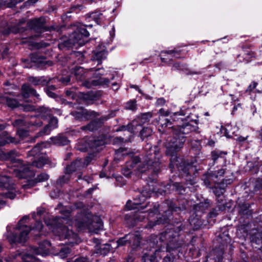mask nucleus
I'll return each mask as SVG.
<instances>
[{"instance_id": "nucleus-1", "label": "nucleus", "mask_w": 262, "mask_h": 262, "mask_svg": "<svg viewBox=\"0 0 262 262\" xmlns=\"http://www.w3.org/2000/svg\"><path fill=\"white\" fill-rule=\"evenodd\" d=\"M83 207L81 202H78L75 204L74 208L70 206H63L59 204L56 208V210L60 212L63 216L56 217L54 219H45V222L49 229L53 233L58 237L60 241L68 239L65 243L67 245L77 244L80 243V240L78 237L77 233L74 232L69 227L63 225V224H67L71 226L74 224L79 230L85 227L92 230L94 229L96 232L103 227V223L100 218L97 216H93L92 214L85 213L81 211L77 213L78 214L76 219L72 221L69 218L74 211V209H80Z\"/></svg>"}, {"instance_id": "nucleus-2", "label": "nucleus", "mask_w": 262, "mask_h": 262, "mask_svg": "<svg viewBox=\"0 0 262 262\" xmlns=\"http://www.w3.org/2000/svg\"><path fill=\"white\" fill-rule=\"evenodd\" d=\"M189 112V109L183 107L180 112L173 113L170 116L175 122V125L171 127L173 138L168 140L165 143L166 154L171 157L169 167L171 170L176 166L186 175L189 174L188 171L192 166L190 165L184 166V163H180L179 160H181L177 156L176 153L182 148L185 141L184 135L198 129V117L191 114Z\"/></svg>"}, {"instance_id": "nucleus-3", "label": "nucleus", "mask_w": 262, "mask_h": 262, "mask_svg": "<svg viewBox=\"0 0 262 262\" xmlns=\"http://www.w3.org/2000/svg\"><path fill=\"white\" fill-rule=\"evenodd\" d=\"M45 213V209L38 208L37 212H33L31 215L33 219L36 221L35 226L31 229L26 224L28 223L29 217L28 215L24 216L17 223L16 226L12 225L7 227V233L6 236L10 244L24 243L28 238V234L30 232L35 237L40 235L42 228V224L41 222L38 221L40 219Z\"/></svg>"}, {"instance_id": "nucleus-4", "label": "nucleus", "mask_w": 262, "mask_h": 262, "mask_svg": "<svg viewBox=\"0 0 262 262\" xmlns=\"http://www.w3.org/2000/svg\"><path fill=\"white\" fill-rule=\"evenodd\" d=\"M144 191H143L142 193L139 195V199H134L133 202L129 200L127 202L125 205V209L128 210L137 209V211L135 212V214L131 216L130 214H126L125 216V220L129 226H133L137 221H141L145 217L147 216L149 220L147 225L146 226L147 228H152L154 226L157 224H164L167 222V221L169 220V217L167 218L164 217V219L159 218L156 221L152 222L151 220V218L155 215L157 214L158 212V209L159 205L158 204H154L153 205V208L149 209V212L147 213L143 211V210L147 207V204L145 206L142 205V204L145 201V198L144 196Z\"/></svg>"}, {"instance_id": "nucleus-5", "label": "nucleus", "mask_w": 262, "mask_h": 262, "mask_svg": "<svg viewBox=\"0 0 262 262\" xmlns=\"http://www.w3.org/2000/svg\"><path fill=\"white\" fill-rule=\"evenodd\" d=\"M72 73L76 80L79 81H83L86 78H89V76L93 74L91 79L85 80L82 83V85L87 88L96 86H107L110 82V79L113 80L114 78L113 75L110 78L108 77H102L107 75L103 69H97L94 70L93 69H85L82 67H77L74 68Z\"/></svg>"}, {"instance_id": "nucleus-6", "label": "nucleus", "mask_w": 262, "mask_h": 262, "mask_svg": "<svg viewBox=\"0 0 262 262\" xmlns=\"http://www.w3.org/2000/svg\"><path fill=\"white\" fill-rule=\"evenodd\" d=\"M19 155L15 150L8 152L6 155V158L9 160L12 164V170L10 172L13 173L19 179H27L34 176V171L31 169L30 165L23 163V161L18 159Z\"/></svg>"}, {"instance_id": "nucleus-7", "label": "nucleus", "mask_w": 262, "mask_h": 262, "mask_svg": "<svg viewBox=\"0 0 262 262\" xmlns=\"http://www.w3.org/2000/svg\"><path fill=\"white\" fill-rule=\"evenodd\" d=\"M146 151L145 156L143 158V165L139 166V171L144 172L147 170L152 169V171L157 173L159 170V148L158 146H151L147 144L145 146Z\"/></svg>"}, {"instance_id": "nucleus-8", "label": "nucleus", "mask_w": 262, "mask_h": 262, "mask_svg": "<svg viewBox=\"0 0 262 262\" xmlns=\"http://www.w3.org/2000/svg\"><path fill=\"white\" fill-rule=\"evenodd\" d=\"M13 125L14 126L18 127L17 134L20 139H23L29 135V130L25 128H38L42 125V122L40 120L39 118L31 116L15 120Z\"/></svg>"}, {"instance_id": "nucleus-9", "label": "nucleus", "mask_w": 262, "mask_h": 262, "mask_svg": "<svg viewBox=\"0 0 262 262\" xmlns=\"http://www.w3.org/2000/svg\"><path fill=\"white\" fill-rule=\"evenodd\" d=\"M39 114L35 116L36 118H39L42 122V119L49 118L50 121L49 124L46 125L44 128L40 130L37 134V137L49 135L52 130L56 128L58 125V120L55 117H52V114L57 112L59 115L60 114V110L53 108L52 110L47 107H41L39 109Z\"/></svg>"}, {"instance_id": "nucleus-10", "label": "nucleus", "mask_w": 262, "mask_h": 262, "mask_svg": "<svg viewBox=\"0 0 262 262\" xmlns=\"http://www.w3.org/2000/svg\"><path fill=\"white\" fill-rule=\"evenodd\" d=\"M0 190L3 191L0 195V204L2 205L5 203L4 199L13 200L18 193L15 185L11 182L9 177L6 176H0Z\"/></svg>"}, {"instance_id": "nucleus-11", "label": "nucleus", "mask_w": 262, "mask_h": 262, "mask_svg": "<svg viewBox=\"0 0 262 262\" xmlns=\"http://www.w3.org/2000/svg\"><path fill=\"white\" fill-rule=\"evenodd\" d=\"M93 159L94 155L90 154L85 158L84 161L81 159H78L71 165H68L66 169V174L59 178L57 182V184L61 185L68 182L70 179V173L80 170L81 168L87 166Z\"/></svg>"}, {"instance_id": "nucleus-12", "label": "nucleus", "mask_w": 262, "mask_h": 262, "mask_svg": "<svg viewBox=\"0 0 262 262\" xmlns=\"http://www.w3.org/2000/svg\"><path fill=\"white\" fill-rule=\"evenodd\" d=\"M48 144V143L46 142L37 144L29 152L28 157H32L30 159L32 161V166L41 168L47 163V159L41 150L43 148L46 147Z\"/></svg>"}, {"instance_id": "nucleus-13", "label": "nucleus", "mask_w": 262, "mask_h": 262, "mask_svg": "<svg viewBox=\"0 0 262 262\" xmlns=\"http://www.w3.org/2000/svg\"><path fill=\"white\" fill-rule=\"evenodd\" d=\"M51 244L48 241L40 243L38 247H33L30 249V253H27L23 257V262H41L32 254L46 256L50 254Z\"/></svg>"}, {"instance_id": "nucleus-14", "label": "nucleus", "mask_w": 262, "mask_h": 262, "mask_svg": "<svg viewBox=\"0 0 262 262\" xmlns=\"http://www.w3.org/2000/svg\"><path fill=\"white\" fill-rule=\"evenodd\" d=\"M152 117V114L150 112L146 113L141 114L137 119L133 120L130 124H128L127 126H122L120 128L117 129L116 131L126 130L132 134L135 132L138 126H140L148 122Z\"/></svg>"}, {"instance_id": "nucleus-15", "label": "nucleus", "mask_w": 262, "mask_h": 262, "mask_svg": "<svg viewBox=\"0 0 262 262\" xmlns=\"http://www.w3.org/2000/svg\"><path fill=\"white\" fill-rule=\"evenodd\" d=\"M106 143L105 141L102 139L89 140L88 142L85 139L80 140L77 142L76 148L77 150L81 151H85L89 148L95 149L98 151L101 149L100 147L103 146Z\"/></svg>"}, {"instance_id": "nucleus-16", "label": "nucleus", "mask_w": 262, "mask_h": 262, "mask_svg": "<svg viewBox=\"0 0 262 262\" xmlns=\"http://www.w3.org/2000/svg\"><path fill=\"white\" fill-rule=\"evenodd\" d=\"M140 235L138 232L130 233L123 237L119 238L117 241V247L125 245L127 244H132L133 248L137 247L140 242Z\"/></svg>"}, {"instance_id": "nucleus-17", "label": "nucleus", "mask_w": 262, "mask_h": 262, "mask_svg": "<svg viewBox=\"0 0 262 262\" xmlns=\"http://www.w3.org/2000/svg\"><path fill=\"white\" fill-rule=\"evenodd\" d=\"M71 114L75 119L79 121H86L92 119L97 116V114L92 111H89L82 107L77 108L75 111H72Z\"/></svg>"}, {"instance_id": "nucleus-18", "label": "nucleus", "mask_w": 262, "mask_h": 262, "mask_svg": "<svg viewBox=\"0 0 262 262\" xmlns=\"http://www.w3.org/2000/svg\"><path fill=\"white\" fill-rule=\"evenodd\" d=\"M89 32L84 27H80L74 32L72 35L73 43L74 44L77 43L82 46L85 44V39L89 37Z\"/></svg>"}, {"instance_id": "nucleus-19", "label": "nucleus", "mask_w": 262, "mask_h": 262, "mask_svg": "<svg viewBox=\"0 0 262 262\" xmlns=\"http://www.w3.org/2000/svg\"><path fill=\"white\" fill-rule=\"evenodd\" d=\"M238 130V128L234 126L232 127L230 125H228L227 127H221V132L227 138H233L234 140L239 142V143H243L247 139L248 136L243 137L242 136H237L235 134V132Z\"/></svg>"}, {"instance_id": "nucleus-20", "label": "nucleus", "mask_w": 262, "mask_h": 262, "mask_svg": "<svg viewBox=\"0 0 262 262\" xmlns=\"http://www.w3.org/2000/svg\"><path fill=\"white\" fill-rule=\"evenodd\" d=\"M181 229L180 226L177 227L176 228H170L169 231H166L164 233H162L160 237H158L157 235H154L152 236L151 238H154L153 241H150L149 242V245L152 244L153 246H154L156 244L158 243V239L160 240V242H163L164 239H170V237L174 238L176 236L179 235L178 232L180 231Z\"/></svg>"}, {"instance_id": "nucleus-21", "label": "nucleus", "mask_w": 262, "mask_h": 262, "mask_svg": "<svg viewBox=\"0 0 262 262\" xmlns=\"http://www.w3.org/2000/svg\"><path fill=\"white\" fill-rule=\"evenodd\" d=\"M6 104L11 108H15L22 105L23 110L26 112L33 111L35 110V106L30 104H24L21 103L20 101H18L14 98L11 97H5ZM21 101L20 100H19Z\"/></svg>"}, {"instance_id": "nucleus-22", "label": "nucleus", "mask_w": 262, "mask_h": 262, "mask_svg": "<svg viewBox=\"0 0 262 262\" xmlns=\"http://www.w3.org/2000/svg\"><path fill=\"white\" fill-rule=\"evenodd\" d=\"M93 242L95 244L94 253L97 255L105 256L111 249V246L108 244H100L99 239L94 238Z\"/></svg>"}, {"instance_id": "nucleus-23", "label": "nucleus", "mask_w": 262, "mask_h": 262, "mask_svg": "<svg viewBox=\"0 0 262 262\" xmlns=\"http://www.w3.org/2000/svg\"><path fill=\"white\" fill-rule=\"evenodd\" d=\"M178 52L179 51L176 50L162 51L160 54L161 61L167 64H170V57H180Z\"/></svg>"}, {"instance_id": "nucleus-24", "label": "nucleus", "mask_w": 262, "mask_h": 262, "mask_svg": "<svg viewBox=\"0 0 262 262\" xmlns=\"http://www.w3.org/2000/svg\"><path fill=\"white\" fill-rule=\"evenodd\" d=\"M106 11L96 10L90 14V17L93 19L97 24L100 25L107 19Z\"/></svg>"}, {"instance_id": "nucleus-25", "label": "nucleus", "mask_w": 262, "mask_h": 262, "mask_svg": "<svg viewBox=\"0 0 262 262\" xmlns=\"http://www.w3.org/2000/svg\"><path fill=\"white\" fill-rule=\"evenodd\" d=\"M21 91L22 94L20 97H22L24 100L31 96H33L36 98L39 99V94L36 93L34 89L27 84L23 85Z\"/></svg>"}, {"instance_id": "nucleus-26", "label": "nucleus", "mask_w": 262, "mask_h": 262, "mask_svg": "<svg viewBox=\"0 0 262 262\" xmlns=\"http://www.w3.org/2000/svg\"><path fill=\"white\" fill-rule=\"evenodd\" d=\"M232 182V179L223 180L221 183L217 182L214 183L217 185L213 187V191L217 196H220L224 192V188Z\"/></svg>"}, {"instance_id": "nucleus-27", "label": "nucleus", "mask_w": 262, "mask_h": 262, "mask_svg": "<svg viewBox=\"0 0 262 262\" xmlns=\"http://www.w3.org/2000/svg\"><path fill=\"white\" fill-rule=\"evenodd\" d=\"M28 25L30 29L36 31L42 32L45 30L43 20L42 18L31 20L28 22Z\"/></svg>"}, {"instance_id": "nucleus-28", "label": "nucleus", "mask_w": 262, "mask_h": 262, "mask_svg": "<svg viewBox=\"0 0 262 262\" xmlns=\"http://www.w3.org/2000/svg\"><path fill=\"white\" fill-rule=\"evenodd\" d=\"M100 50L98 49L94 52L93 56V60L97 61V64L101 63L102 60L106 57L107 52L106 51V48L103 46H99Z\"/></svg>"}, {"instance_id": "nucleus-29", "label": "nucleus", "mask_w": 262, "mask_h": 262, "mask_svg": "<svg viewBox=\"0 0 262 262\" xmlns=\"http://www.w3.org/2000/svg\"><path fill=\"white\" fill-rule=\"evenodd\" d=\"M225 172V171L223 169H220L216 173V172H215L213 173H209L207 178L204 180V183L205 185L207 187H210L211 185V182L213 183H217V180H216L219 176H222Z\"/></svg>"}, {"instance_id": "nucleus-30", "label": "nucleus", "mask_w": 262, "mask_h": 262, "mask_svg": "<svg viewBox=\"0 0 262 262\" xmlns=\"http://www.w3.org/2000/svg\"><path fill=\"white\" fill-rule=\"evenodd\" d=\"M50 140L53 144L56 145H66L70 142L67 137L62 134H59L56 137H51Z\"/></svg>"}, {"instance_id": "nucleus-31", "label": "nucleus", "mask_w": 262, "mask_h": 262, "mask_svg": "<svg viewBox=\"0 0 262 262\" xmlns=\"http://www.w3.org/2000/svg\"><path fill=\"white\" fill-rule=\"evenodd\" d=\"M172 70H182L184 71L186 75H194V74H200L201 73L200 71H194L187 69L185 66L181 64L179 62L174 63L172 67Z\"/></svg>"}, {"instance_id": "nucleus-32", "label": "nucleus", "mask_w": 262, "mask_h": 262, "mask_svg": "<svg viewBox=\"0 0 262 262\" xmlns=\"http://www.w3.org/2000/svg\"><path fill=\"white\" fill-rule=\"evenodd\" d=\"M28 80L34 85H43L46 84L49 82V80L44 77H30L28 78Z\"/></svg>"}, {"instance_id": "nucleus-33", "label": "nucleus", "mask_w": 262, "mask_h": 262, "mask_svg": "<svg viewBox=\"0 0 262 262\" xmlns=\"http://www.w3.org/2000/svg\"><path fill=\"white\" fill-rule=\"evenodd\" d=\"M100 122L96 120L92 121L87 125L81 127V129L84 130L93 131L100 126Z\"/></svg>"}, {"instance_id": "nucleus-34", "label": "nucleus", "mask_w": 262, "mask_h": 262, "mask_svg": "<svg viewBox=\"0 0 262 262\" xmlns=\"http://www.w3.org/2000/svg\"><path fill=\"white\" fill-rule=\"evenodd\" d=\"M13 32L6 21H2L0 23V32L4 35H8L10 32Z\"/></svg>"}, {"instance_id": "nucleus-35", "label": "nucleus", "mask_w": 262, "mask_h": 262, "mask_svg": "<svg viewBox=\"0 0 262 262\" xmlns=\"http://www.w3.org/2000/svg\"><path fill=\"white\" fill-rule=\"evenodd\" d=\"M226 155V152L220 151H213L211 152L212 160L215 162L219 158H222Z\"/></svg>"}, {"instance_id": "nucleus-36", "label": "nucleus", "mask_w": 262, "mask_h": 262, "mask_svg": "<svg viewBox=\"0 0 262 262\" xmlns=\"http://www.w3.org/2000/svg\"><path fill=\"white\" fill-rule=\"evenodd\" d=\"M152 133V130L149 127H144L140 132V136L142 140L144 138L150 136Z\"/></svg>"}, {"instance_id": "nucleus-37", "label": "nucleus", "mask_w": 262, "mask_h": 262, "mask_svg": "<svg viewBox=\"0 0 262 262\" xmlns=\"http://www.w3.org/2000/svg\"><path fill=\"white\" fill-rule=\"evenodd\" d=\"M56 87L54 85H49L45 89V92L48 96L51 98H55L56 94L52 92L56 89Z\"/></svg>"}, {"instance_id": "nucleus-38", "label": "nucleus", "mask_w": 262, "mask_h": 262, "mask_svg": "<svg viewBox=\"0 0 262 262\" xmlns=\"http://www.w3.org/2000/svg\"><path fill=\"white\" fill-rule=\"evenodd\" d=\"M71 250L68 247H63L60 250L59 252V255L61 258H64L68 256L69 253H70Z\"/></svg>"}, {"instance_id": "nucleus-39", "label": "nucleus", "mask_w": 262, "mask_h": 262, "mask_svg": "<svg viewBox=\"0 0 262 262\" xmlns=\"http://www.w3.org/2000/svg\"><path fill=\"white\" fill-rule=\"evenodd\" d=\"M49 176L48 174L45 173H42L39 174L37 177L35 179V182H41L47 181L49 179Z\"/></svg>"}, {"instance_id": "nucleus-40", "label": "nucleus", "mask_w": 262, "mask_h": 262, "mask_svg": "<svg viewBox=\"0 0 262 262\" xmlns=\"http://www.w3.org/2000/svg\"><path fill=\"white\" fill-rule=\"evenodd\" d=\"M173 187L180 193H183L185 191V188L179 183H176L173 184Z\"/></svg>"}, {"instance_id": "nucleus-41", "label": "nucleus", "mask_w": 262, "mask_h": 262, "mask_svg": "<svg viewBox=\"0 0 262 262\" xmlns=\"http://www.w3.org/2000/svg\"><path fill=\"white\" fill-rule=\"evenodd\" d=\"M125 108L127 110H135L136 108V104L135 101H130L128 102L125 106Z\"/></svg>"}, {"instance_id": "nucleus-42", "label": "nucleus", "mask_w": 262, "mask_h": 262, "mask_svg": "<svg viewBox=\"0 0 262 262\" xmlns=\"http://www.w3.org/2000/svg\"><path fill=\"white\" fill-rule=\"evenodd\" d=\"M251 241L252 242H255L257 244H260L262 243V236L258 234L257 235L252 236L251 237Z\"/></svg>"}, {"instance_id": "nucleus-43", "label": "nucleus", "mask_w": 262, "mask_h": 262, "mask_svg": "<svg viewBox=\"0 0 262 262\" xmlns=\"http://www.w3.org/2000/svg\"><path fill=\"white\" fill-rule=\"evenodd\" d=\"M239 212L243 214H247L249 212V206L246 204L242 205L240 207Z\"/></svg>"}, {"instance_id": "nucleus-44", "label": "nucleus", "mask_w": 262, "mask_h": 262, "mask_svg": "<svg viewBox=\"0 0 262 262\" xmlns=\"http://www.w3.org/2000/svg\"><path fill=\"white\" fill-rule=\"evenodd\" d=\"M60 81L64 84L67 85L68 84L70 81L71 78L69 76H67L66 77H61L60 78Z\"/></svg>"}, {"instance_id": "nucleus-45", "label": "nucleus", "mask_w": 262, "mask_h": 262, "mask_svg": "<svg viewBox=\"0 0 262 262\" xmlns=\"http://www.w3.org/2000/svg\"><path fill=\"white\" fill-rule=\"evenodd\" d=\"M161 252V249H157L155 251V252L154 253V255H151L152 257L154 258H156L158 257L161 258L162 255L160 254V252Z\"/></svg>"}, {"instance_id": "nucleus-46", "label": "nucleus", "mask_w": 262, "mask_h": 262, "mask_svg": "<svg viewBox=\"0 0 262 262\" xmlns=\"http://www.w3.org/2000/svg\"><path fill=\"white\" fill-rule=\"evenodd\" d=\"M66 95L68 97H71L73 99H75V93L72 90H67L66 92Z\"/></svg>"}, {"instance_id": "nucleus-47", "label": "nucleus", "mask_w": 262, "mask_h": 262, "mask_svg": "<svg viewBox=\"0 0 262 262\" xmlns=\"http://www.w3.org/2000/svg\"><path fill=\"white\" fill-rule=\"evenodd\" d=\"M255 187L259 189H262V179L258 178L255 183Z\"/></svg>"}, {"instance_id": "nucleus-48", "label": "nucleus", "mask_w": 262, "mask_h": 262, "mask_svg": "<svg viewBox=\"0 0 262 262\" xmlns=\"http://www.w3.org/2000/svg\"><path fill=\"white\" fill-rule=\"evenodd\" d=\"M78 180L82 179L83 180H84L87 183H89L91 182V178L90 177H86L85 176L84 178H81V174H79L78 176Z\"/></svg>"}, {"instance_id": "nucleus-49", "label": "nucleus", "mask_w": 262, "mask_h": 262, "mask_svg": "<svg viewBox=\"0 0 262 262\" xmlns=\"http://www.w3.org/2000/svg\"><path fill=\"white\" fill-rule=\"evenodd\" d=\"M110 38L111 40H112L115 35V29L114 26H113L111 30L110 31Z\"/></svg>"}, {"instance_id": "nucleus-50", "label": "nucleus", "mask_w": 262, "mask_h": 262, "mask_svg": "<svg viewBox=\"0 0 262 262\" xmlns=\"http://www.w3.org/2000/svg\"><path fill=\"white\" fill-rule=\"evenodd\" d=\"M165 100L162 98H160L157 99L156 102V105H163L165 104Z\"/></svg>"}, {"instance_id": "nucleus-51", "label": "nucleus", "mask_w": 262, "mask_h": 262, "mask_svg": "<svg viewBox=\"0 0 262 262\" xmlns=\"http://www.w3.org/2000/svg\"><path fill=\"white\" fill-rule=\"evenodd\" d=\"M74 262H88V259L86 257H81L76 258Z\"/></svg>"}, {"instance_id": "nucleus-52", "label": "nucleus", "mask_w": 262, "mask_h": 262, "mask_svg": "<svg viewBox=\"0 0 262 262\" xmlns=\"http://www.w3.org/2000/svg\"><path fill=\"white\" fill-rule=\"evenodd\" d=\"M173 257L171 256H166L163 259V262H173Z\"/></svg>"}, {"instance_id": "nucleus-53", "label": "nucleus", "mask_w": 262, "mask_h": 262, "mask_svg": "<svg viewBox=\"0 0 262 262\" xmlns=\"http://www.w3.org/2000/svg\"><path fill=\"white\" fill-rule=\"evenodd\" d=\"M81 97L83 98V99H85V100H88V99H90V100H92V99L91 98V94H81Z\"/></svg>"}, {"instance_id": "nucleus-54", "label": "nucleus", "mask_w": 262, "mask_h": 262, "mask_svg": "<svg viewBox=\"0 0 262 262\" xmlns=\"http://www.w3.org/2000/svg\"><path fill=\"white\" fill-rule=\"evenodd\" d=\"M124 139L122 138L121 137H116L114 138V143H121L123 142Z\"/></svg>"}, {"instance_id": "nucleus-55", "label": "nucleus", "mask_w": 262, "mask_h": 262, "mask_svg": "<svg viewBox=\"0 0 262 262\" xmlns=\"http://www.w3.org/2000/svg\"><path fill=\"white\" fill-rule=\"evenodd\" d=\"M159 114L163 116H167L170 115L169 112H165L163 108L159 110Z\"/></svg>"}, {"instance_id": "nucleus-56", "label": "nucleus", "mask_w": 262, "mask_h": 262, "mask_svg": "<svg viewBox=\"0 0 262 262\" xmlns=\"http://www.w3.org/2000/svg\"><path fill=\"white\" fill-rule=\"evenodd\" d=\"M50 195L52 198H57L59 195V191H57V192L52 191L50 193Z\"/></svg>"}, {"instance_id": "nucleus-57", "label": "nucleus", "mask_w": 262, "mask_h": 262, "mask_svg": "<svg viewBox=\"0 0 262 262\" xmlns=\"http://www.w3.org/2000/svg\"><path fill=\"white\" fill-rule=\"evenodd\" d=\"M165 123H161V125L162 126H165V127H167L169 125H170L171 124V122H170V121L168 119H165Z\"/></svg>"}, {"instance_id": "nucleus-58", "label": "nucleus", "mask_w": 262, "mask_h": 262, "mask_svg": "<svg viewBox=\"0 0 262 262\" xmlns=\"http://www.w3.org/2000/svg\"><path fill=\"white\" fill-rule=\"evenodd\" d=\"M257 84V83L253 82L250 85V86L249 87V89L250 90H252L254 89L256 87Z\"/></svg>"}, {"instance_id": "nucleus-59", "label": "nucleus", "mask_w": 262, "mask_h": 262, "mask_svg": "<svg viewBox=\"0 0 262 262\" xmlns=\"http://www.w3.org/2000/svg\"><path fill=\"white\" fill-rule=\"evenodd\" d=\"M140 161V158L138 157H134L133 159V162L134 164H137Z\"/></svg>"}, {"instance_id": "nucleus-60", "label": "nucleus", "mask_w": 262, "mask_h": 262, "mask_svg": "<svg viewBox=\"0 0 262 262\" xmlns=\"http://www.w3.org/2000/svg\"><path fill=\"white\" fill-rule=\"evenodd\" d=\"M97 188V186H95L92 188H90L88 190V193H91L93 191L94 189H96Z\"/></svg>"}, {"instance_id": "nucleus-61", "label": "nucleus", "mask_w": 262, "mask_h": 262, "mask_svg": "<svg viewBox=\"0 0 262 262\" xmlns=\"http://www.w3.org/2000/svg\"><path fill=\"white\" fill-rule=\"evenodd\" d=\"M6 125L5 123H0V130H3L5 128Z\"/></svg>"}, {"instance_id": "nucleus-62", "label": "nucleus", "mask_w": 262, "mask_h": 262, "mask_svg": "<svg viewBox=\"0 0 262 262\" xmlns=\"http://www.w3.org/2000/svg\"><path fill=\"white\" fill-rule=\"evenodd\" d=\"M65 104H67L69 105L70 107H74V105H76V104L75 103H74L73 102H65Z\"/></svg>"}, {"instance_id": "nucleus-63", "label": "nucleus", "mask_w": 262, "mask_h": 262, "mask_svg": "<svg viewBox=\"0 0 262 262\" xmlns=\"http://www.w3.org/2000/svg\"><path fill=\"white\" fill-rule=\"evenodd\" d=\"M230 96L231 97L232 100L233 101H238V98H236L235 96H234L233 95H230Z\"/></svg>"}, {"instance_id": "nucleus-64", "label": "nucleus", "mask_w": 262, "mask_h": 262, "mask_svg": "<svg viewBox=\"0 0 262 262\" xmlns=\"http://www.w3.org/2000/svg\"><path fill=\"white\" fill-rule=\"evenodd\" d=\"M130 170H127V171H126V173H125V170H123V174H124V175H125V176H126V177L129 176V174H130Z\"/></svg>"}]
</instances>
